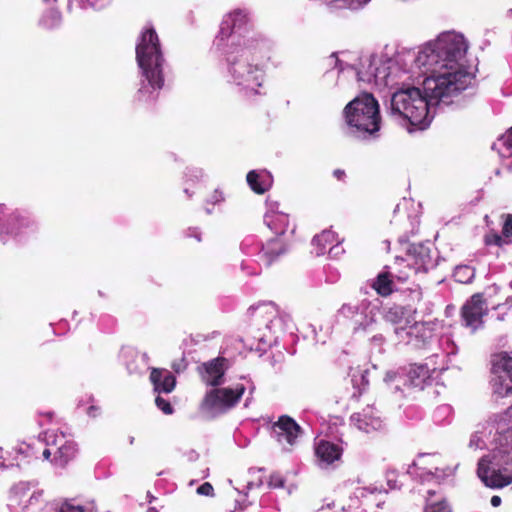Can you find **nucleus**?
<instances>
[{
  "instance_id": "nucleus-54",
  "label": "nucleus",
  "mask_w": 512,
  "mask_h": 512,
  "mask_svg": "<svg viewBox=\"0 0 512 512\" xmlns=\"http://www.w3.org/2000/svg\"><path fill=\"white\" fill-rule=\"evenodd\" d=\"M334 174H335V176H336L337 178H339V179H340V178L342 177V175H344V172H343V171H341V170H335V171H334Z\"/></svg>"
},
{
  "instance_id": "nucleus-16",
  "label": "nucleus",
  "mask_w": 512,
  "mask_h": 512,
  "mask_svg": "<svg viewBox=\"0 0 512 512\" xmlns=\"http://www.w3.org/2000/svg\"><path fill=\"white\" fill-rule=\"evenodd\" d=\"M225 363L226 360L224 358H216L204 363L201 371L203 381L211 386L223 384Z\"/></svg>"
},
{
  "instance_id": "nucleus-18",
  "label": "nucleus",
  "mask_w": 512,
  "mask_h": 512,
  "mask_svg": "<svg viewBox=\"0 0 512 512\" xmlns=\"http://www.w3.org/2000/svg\"><path fill=\"white\" fill-rule=\"evenodd\" d=\"M150 381L158 394L172 392L176 384V379L170 371L159 368L151 369Z\"/></svg>"
},
{
  "instance_id": "nucleus-29",
  "label": "nucleus",
  "mask_w": 512,
  "mask_h": 512,
  "mask_svg": "<svg viewBox=\"0 0 512 512\" xmlns=\"http://www.w3.org/2000/svg\"><path fill=\"white\" fill-rule=\"evenodd\" d=\"M430 377V370L426 365L414 366L409 371V378L414 387L423 388Z\"/></svg>"
},
{
  "instance_id": "nucleus-2",
  "label": "nucleus",
  "mask_w": 512,
  "mask_h": 512,
  "mask_svg": "<svg viewBox=\"0 0 512 512\" xmlns=\"http://www.w3.org/2000/svg\"><path fill=\"white\" fill-rule=\"evenodd\" d=\"M213 46L225 58L227 82L247 95L260 94L265 42L251 29L247 10L237 8L223 16Z\"/></svg>"
},
{
  "instance_id": "nucleus-9",
  "label": "nucleus",
  "mask_w": 512,
  "mask_h": 512,
  "mask_svg": "<svg viewBox=\"0 0 512 512\" xmlns=\"http://www.w3.org/2000/svg\"><path fill=\"white\" fill-rule=\"evenodd\" d=\"M394 333L399 343L414 348L424 347L432 336V331L425 323L416 321L413 315L405 319L403 326L395 327Z\"/></svg>"
},
{
  "instance_id": "nucleus-53",
  "label": "nucleus",
  "mask_w": 512,
  "mask_h": 512,
  "mask_svg": "<svg viewBox=\"0 0 512 512\" xmlns=\"http://www.w3.org/2000/svg\"><path fill=\"white\" fill-rule=\"evenodd\" d=\"M189 236H194L197 241H201L200 233L197 230H192Z\"/></svg>"
},
{
  "instance_id": "nucleus-12",
  "label": "nucleus",
  "mask_w": 512,
  "mask_h": 512,
  "mask_svg": "<svg viewBox=\"0 0 512 512\" xmlns=\"http://www.w3.org/2000/svg\"><path fill=\"white\" fill-rule=\"evenodd\" d=\"M434 456L421 455L412 465L409 466L407 473L413 477L419 478L422 482L436 480L439 482L445 476L451 475L452 471L441 470L438 467H432Z\"/></svg>"
},
{
  "instance_id": "nucleus-7",
  "label": "nucleus",
  "mask_w": 512,
  "mask_h": 512,
  "mask_svg": "<svg viewBox=\"0 0 512 512\" xmlns=\"http://www.w3.org/2000/svg\"><path fill=\"white\" fill-rule=\"evenodd\" d=\"M244 391L245 387L241 383L232 387L213 388L207 392L202 409L212 417L225 413L239 402Z\"/></svg>"
},
{
  "instance_id": "nucleus-19",
  "label": "nucleus",
  "mask_w": 512,
  "mask_h": 512,
  "mask_svg": "<svg viewBox=\"0 0 512 512\" xmlns=\"http://www.w3.org/2000/svg\"><path fill=\"white\" fill-rule=\"evenodd\" d=\"M126 360V366L130 373H142L148 369L149 356L147 353L136 351L133 348H126L122 351Z\"/></svg>"
},
{
  "instance_id": "nucleus-36",
  "label": "nucleus",
  "mask_w": 512,
  "mask_h": 512,
  "mask_svg": "<svg viewBox=\"0 0 512 512\" xmlns=\"http://www.w3.org/2000/svg\"><path fill=\"white\" fill-rule=\"evenodd\" d=\"M371 0H331V3H338L339 7L349 8V9H359L365 6Z\"/></svg>"
},
{
  "instance_id": "nucleus-24",
  "label": "nucleus",
  "mask_w": 512,
  "mask_h": 512,
  "mask_svg": "<svg viewBox=\"0 0 512 512\" xmlns=\"http://www.w3.org/2000/svg\"><path fill=\"white\" fill-rule=\"evenodd\" d=\"M493 148L498 150L499 155L507 160V167L512 169V127L494 143Z\"/></svg>"
},
{
  "instance_id": "nucleus-58",
  "label": "nucleus",
  "mask_w": 512,
  "mask_h": 512,
  "mask_svg": "<svg viewBox=\"0 0 512 512\" xmlns=\"http://www.w3.org/2000/svg\"><path fill=\"white\" fill-rule=\"evenodd\" d=\"M147 512H158L155 508H149Z\"/></svg>"
},
{
  "instance_id": "nucleus-55",
  "label": "nucleus",
  "mask_w": 512,
  "mask_h": 512,
  "mask_svg": "<svg viewBox=\"0 0 512 512\" xmlns=\"http://www.w3.org/2000/svg\"><path fill=\"white\" fill-rule=\"evenodd\" d=\"M184 193L187 195L188 198H192L193 192H191L188 188L184 189Z\"/></svg>"
},
{
  "instance_id": "nucleus-11",
  "label": "nucleus",
  "mask_w": 512,
  "mask_h": 512,
  "mask_svg": "<svg viewBox=\"0 0 512 512\" xmlns=\"http://www.w3.org/2000/svg\"><path fill=\"white\" fill-rule=\"evenodd\" d=\"M272 433L283 449L290 450L301 436V427L294 419L283 415L272 425Z\"/></svg>"
},
{
  "instance_id": "nucleus-21",
  "label": "nucleus",
  "mask_w": 512,
  "mask_h": 512,
  "mask_svg": "<svg viewBox=\"0 0 512 512\" xmlns=\"http://www.w3.org/2000/svg\"><path fill=\"white\" fill-rule=\"evenodd\" d=\"M264 223L276 236L280 237L288 228L289 216L284 212L270 208L264 216Z\"/></svg>"
},
{
  "instance_id": "nucleus-43",
  "label": "nucleus",
  "mask_w": 512,
  "mask_h": 512,
  "mask_svg": "<svg viewBox=\"0 0 512 512\" xmlns=\"http://www.w3.org/2000/svg\"><path fill=\"white\" fill-rule=\"evenodd\" d=\"M502 234L505 238L512 236V215H507L503 224Z\"/></svg>"
},
{
  "instance_id": "nucleus-49",
  "label": "nucleus",
  "mask_w": 512,
  "mask_h": 512,
  "mask_svg": "<svg viewBox=\"0 0 512 512\" xmlns=\"http://www.w3.org/2000/svg\"><path fill=\"white\" fill-rule=\"evenodd\" d=\"M52 454L54 455V449L51 448L50 446L45 448L42 452L43 458L46 460L49 459Z\"/></svg>"
},
{
  "instance_id": "nucleus-37",
  "label": "nucleus",
  "mask_w": 512,
  "mask_h": 512,
  "mask_svg": "<svg viewBox=\"0 0 512 512\" xmlns=\"http://www.w3.org/2000/svg\"><path fill=\"white\" fill-rule=\"evenodd\" d=\"M91 0H68V10L74 12L77 10L87 9Z\"/></svg>"
},
{
  "instance_id": "nucleus-46",
  "label": "nucleus",
  "mask_w": 512,
  "mask_h": 512,
  "mask_svg": "<svg viewBox=\"0 0 512 512\" xmlns=\"http://www.w3.org/2000/svg\"><path fill=\"white\" fill-rule=\"evenodd\" d=\"M113 0H91L90 6L93 9L101 10L111 4Z\"/></svg>"
},
{
  "instance_id": "nucleus-47",
  "label": "nucleus",
  "mask_w": 512,
  "mask_h": 512,
  "mask_svg": "<svg viewBox=\"0 0 512 512\" xmlns=\"http://www.w3.org/2000/svg\"><path fill=\"white\" fill-rule=\"evenodd\" d=\"M397 378H398V374L396 372L388 371L385 375L384 381L386 383H390V382L397 380Z\"/></svg>"
},
{
  "instance_id": "nucleus-27",
  "label": "nucleus",
  "mask_w": 512,
  "mask_h": 512,
  "mask_svg": "<svg viewBox=\"0 0 512 512\" xmlns=\"http://www.w3.org/2000/svg\"><path fill=\"white\" fill-rule=\"evenodd\" d=\"M62 22V15L56 9H49L45 11L38 21L39 27L46 30H53L60 26Z\"/></svg>"
},
{
  "instance_id": "nucleus-35",
  "label": "nucleus",
  "mask_w": 512,
  "mask_h": 512,
  "mask_svg": "<svg viewBox=\"0 0 512 512\" xmlns=\"http://www.w3.org/2000/svg\"><path fill=\"white\" fill-rule=\"evenodd\" d=\"M225 201V194L221 189H215L205 201V212L212 214L214 212L213 207L221 205Z\"/></svg>"
},
{
  "instance_id": "nucleus-33",
  "label": "nucleus",
  "mask_w": 512,
  "mask_h": 512,
  "mask_svg": "<svg viewBox=\"0 0 512 512\" xmlns=\"http://www.w3.org/2000/svg\"><path fill=\"white\" fill-rule=\"evenodd\" d=\"M453 277L459 283H471L475 277V269L469 265H458L454 270Z\"/></svg>"
},
{
  "instance_id": "nucleus-51",
  "label": "nucleus",
  "mask_w": 512,
  "mask_h": 512,
  "mask_svg": "<svg viewBox=\"0 0 512 512\" xmlns=\"http://www.w3.org/2000/svg\"><path fill=\"white\" fill-rule=\"evenodd\" d=\"M501 504V498L497 495L492 496L491 505L493 507H498Z\"/></svg>"
},
{
  "instance_id": "nucleus-20",
  "label": "nucleus",
  "mask_w": 512,
  "mask_h": 512,
  "mask_svg": "<svg viewBox=\"0 0 512 512\" xmlns=\"http://www.w3.org/2000/svg\"><path fill=\"white\" fill-rule=\"evenodd\" d=\"M287 246L279 236L270 239L263 245L261 250V260L266 266H270L280 255L285 253Z\"/></svg>"
},
{
  "instance_id": "nucleus-48",
  "label": "nucleus",
  "mask_w": 512,
  "mask_h": 512,
  "mask_svg": "<svg viewBox=\"0 0 512 512\" xmlns=\"http://www.w3.org/2000/svg\"><path fill=\"white\" fill-rule=\"evenodd\" d=\"M6 454L7 453L4 452V450L2 448H0V467H6L9 465V464H6V460H7Z\"/></svg>"
},
{
  "instance_id": "nucleus-38",
  "label": "nucleus",
  "mask_w": 512,
  "mask_h": 512,
  "mask_svg": "<svg viewBox=\"0 0 512 512\" xmlns=\"http://www.w3.org/2000/svg\"><path fill=\"white\" fill-rule=\"evenodd\" d=\"M485 243L487 245H497L502 246L504 244H507L508 241L505 239L504 236H501L497 233H491L485 236Z\"/></svg>"
},
{
  "instance_id": "nucleus-42",
  "label": "nucleus",
  "mask_w": 512,
  "mask_h": 512,
  "mask_svg": "<svg viewBox=\"0 0 512 512\" xmlns=\"http://www.w3.org/2000/svg\"><path fill=\"white\" fill-rule=\"evenodd\" d=\"M379 328L380 329L375 331V334L370 338L371 344L375 347H381L385 342L384 336L382 335V333L379 332L382 330L381 324L379 325Z\"/></svg>"
},
{
  "instance_id": "nucleus-44",
  "label": "nucleus",
  "mask_w": 512,
  "mask_h": 512,
  "mask_svg": "<svg viewBox=\"0 0 512 512\" xmlns=\"http://www.w3.org/2000/svg\"><path fill=\"white\" fill-rule=\"evenodd\" d=\"M18 452L21 454H24L25 457L31 458H37V453L34 450V448L30 444H25L19 447Z\"/></svg>"
},
{
  "instance_id": "nucleus-50",
  "label": "nucleus",
  "mask_w": 512,
  "mask_h": 512,
  "mask_svg": "<svg viewBox=\"0 0 512 512\" xmlns=\"http://www.w3.org/2000/svg\"><path fill=\"white\" fill-rule=\"evenodd\" d=\"M87 413L91 417H96L99 414V408H97L96 406H90L87 410Z\"/></svg>"
},
{
  "instance_id": "nucleus-60",
  "label": "nucleus",
  "mask_w": 512,
  "mask_h": 512,
  "mask_svg": "<svg viewBox=\"0 0 512 512\" xmlns=\"http://www.w3.org/2000/svg\"><path fill=\"white\" fill-rule=\"evenodd\" d=\"M43 1L46 3H49V2H55L56 0H43Z\"/></svg>"
},
{
  "instance_id": "nucleus-13",
  "label": "nucleus",
  "mask_w": 512,
  "mask_h": 512,
  "mask_svg": "<svg viewBox=\"0 0 512 512\" xmlns=\"http://www.w3.org/2000/svg\"><path fill=\"white\" fill-rule=\"evenodd\" d=\"M352 425L365 433L380 431L384 428V421L380 412L373 406H367L355 412L350 417Z\"/></svg>"
},
{
  "instance_id": "nucleus-26",
  "label": "nucleus",
  "mask_w": 512,
  "mask_h": 512,
  "mask_svg": "<svg viewBox=\"0 0 512 512\" xmlns=\"http://www.w3.org/2000/svg\"><path fill=\"white\" fill-rule=\"evenodd\" d=\"M76 451V444L70 438L64 446L58 448V451H54V462L59 466H64L75 456Z\"/></svg>"
},
{
  "instance_id": "nucleus-17",
  "label": "nucleus",
  "mask_w": 512,
  "mask_h": 512,
  "mask_svg": "<svg viewBox=\"0 0 512 512\" xmlns=\"http://www.w3.org/2000/svg\"><path fill=\"white\" fill-rule=\"evenodd\" d=\"M378 492L377 487H359L355 491V497L350 498V503L345 504L342 501H333L332 503H328L326 506L321 507L318 512H352L354 508L358 507L359 497H366L367 494H374Z\"/></svg>"
},
{
  "instance_id": "nucleus-52",
  "label": "nucleus",
  "mask_w": 512,
  "mask_h": 512,
  "mask_svg": "<svg viewBox=\"0 0 512 512\" xmlns=\"http://www.w3.org/2000/svg\"><path fill=\"white\" fill-rule=\"evenodd\" d=\"M280 322H281V318L275 317L274 319H272L270 321V325L268 326V328L271 329L272 327L277 326L278 324H280Z\"/></svg>"
},
{
  "instance_id": "nucleus-22",
  "label": "nucleus",
  "mask_w": 512,
  "mask_h": 512,
  "mask_svg": "<svg viewBox=\"0 0 512 512\" xmlns=\"http://www.w3.org/2000/svg\"><path fill=\"white\" fill-rule=\"evenodd\" d=\"M249 187L257 194L265 193L272 184L271 175L265 171L252 170L246 177Z\"/></svg>"
},
{
  "instance_id": "nucleus-23",
  "label": "nucleus",
  "mask_w": 512,
  "mask_h": 512,
  "mask_svg": "<svg viewBox=\"0 0 512 512\" xmlns=\"http://www.w3.org/2000/svg\"><path fill=\"white\" fill-rule=\"evenodd\" d=\"M20 216L12 212L5 205H0V234H16L19 227Z\"/></svg>"
},
{
  "instance_id": "nucleus-39",
  "label": "nucleus",
  "mask_w": 512,
  "mask_h": 512,
  "mask_svg": "<svg viewBox=\"0 0 512 512\" xmlns=\"http://www.w3.org/2000/svg\"><path fill=\"white\" fill-rule=\"evenodd\" d=\"M188 181L197 182L204 176V171L201 168H188L185 174Z\"/></svg>"
},
{
  "instance_id": "nucleus-8",
  "label": "nucleus",
  "mask_w": 512,
  "mask_h": 512,
  "mask_svg": "<svg viewBox=\"0 0 512 512\" xmlns=\"http://www.w3.org/2000/svg\"><path fill=\"white\" fill-rule=\"evenodd\" d=\"M493 394L503 398L512 394V355L501 352L492 359Z\"/></svg>"
},
{
  "instance_id": "nucleus-28",
  "label": "nucleus",
  "mask_w": 512,
  "mask_h": 512,
  "mask_svg": "<svg viewBox=\"0 0 512 512\" xmlns=\"http://www.w3.org/2000/svg\"><path fill=\"white\" fill-rule=\"evenodd\" d=\"M408 252L415 257L417 263L424 267L431 261V250L428 245L422 243L411 244L408 248Z\"/></svg>"
},
{
  "instance_id": "nucleus-6",
  "label": "nucleus",
  "mask_w": 512,
  "mask_h": 512,
  "mask_svg": "<svg viewBox=\"0 0 512 512\" xmlns=\"http://www.w3.org/2000/svg\"><path fill=\"white\" fill-rule=\"evenodd\" d=\"M380 309L381 301L379 298L374 300L365 298L360 301L344 303L339 308L338 314L353 322L355 333L364 332L371 334L380 329V322L377 318L378 314H380Z\"/></svg>"
},
{
  "instance_id": "nucleus-45",
  "label": "nucleus",
  "mask_w": 512,
  "mask_h": 512,
  "mask_svg": "<svg viewBox=\"0 0 512 512\" xmlns=\"http://www.w3.org/2000/svg\"><path fill=\"white\" fill-rule=\"evenodd\" d=\"M213 491V486L208 482L203 483L197 488V493L203 496H212Z\"/></svg>"
},
{
  "instance_id": "nucleus-34",
  "label": "nucleus",
  "mask_w": 512,
  "mask_h": 512,
  "mask_svg": "<svg viewBox=\"0 0 512 512\" xmlns=\"http://www.w3.org/2000/svg\"><path fill=\"white\" fill-rule=\"evenodd\" d=\"M429 498L427 499V504L425 507V512H452L450 506L443 499L440 500H432V496L434 492L428 490Z\"/></svg>"
},
{
  "instance_id": "nucleus-41",
  "label": "nucleus",
  "mask_w": 512,
  "mask_h": 512,
  "mask_svg": "<svg viewBox=\"0 0 512 512\" xmlns=\"http://www.w3.org/2000/svg\"><path fill=\"white\" fill-rule=\"evenodd\" d=\"M268 485L271 488H282L284 486L283 476L279 473L271 474L270 478H269Z\"/></svg>"
},
{
  "instance_id": "nucleus-4",
  "label": "nucleus",
  "mask_w": 512,
  "mask_h": 512,
  "mask_svg": "<svg viewBox=\"0 0 512 512\" xmlns=\"http://www.w3.org/2000/svg\"><path fill=\"white\" fill-rule=\"evenodd\" d=\"M136 60L141 71L137 99L152 103L164 86V64L159 37L152 26H146L136 44Z\"/></svg>"
},
{
  "instance_id": "nucleus-57",
  "label": "nucleus",
  "mask_w": 512,
  "mask_h": 512,
  "mask_svg": "<svg viewBox=\"0 0 512 512\" xmlns=\"http://www.w3.org/2000/svg\"><path fill=\"white\" fill-rule=\"evenodd\" d=\"M37 500H38V497H36L35 495H32V496L30 497V500H29V501H30V504H32V503H33V501H37Z\"/></svg>"
},
{
  "instance_id": "nucleus-40",
  "label": "nucleus",
  "mask_w": 512,
  "mask_h": 512,
  "mask_svg": "<svg viewBox=\"0 0 512 512\" xmlns=\"http://www.w3.org/2000/svg\"><path fill=\"white\" fill-rule=\"evenodd\" d=\"M156 406L166 415L172 414L173 408L171 404L161 396H157L155 399Z\"/></svg>"
},
{
  "instance_id": "nucleus-32",
  "label": "nucleus",
  "mask_w": 512,
  "mask_h": 512,
  "mask_svg": "<svg viewBox=\"0 0 512 512\" xmlns=\"http://www.w3.org/2000/svg\"><path fill=\"white\" fill-rule=\"evenodd\" d=\"M69 439L70 437H68L65 433L57 430H51L47 432L45 436L47 446L53 448L54 451H58V448L64 446Z\"/></svg>"
},
{
  "instance_id": "nucleus-1",
  "label": "nucleus",
  "mask_w": 512,
  "mask_h": 512,
  "mask_svg": "<svg viewBox=\"0 0 512 512\" xmlns=\"http://www.w3.org/2000/svg\"><path fill=\"white\" fill-rule=\"evenodd\" d=\"M465 36L450 30L414 49L360 59L357 80L379 93H391L390 114L398 121L425 129L437 109L449 107L468 89L476 74Z\"/></svg>"
},
{
  "instance_id": "nucleus-5",
  "label": "nucleus",
  "mask_w": 512,
  "mask_h": 512,
  "mask_svg": "<svg viewBox=\"0 0 512 512\" xmlns=\"http://www.w3.org/2000/svg\"><path fill=\"white\" fill-rule=\"evenodd\" d=\"M346 133L351 137L366 140L378 136L381 128L380 106L370 92H363L351 100L343 109Z\"/></svg>"
},
{
  "instance_id": "nucleus-25",
  "label": "nucleus",
  "mask_w": 512,
  "mask_h": 512,
  "mask_svg": "<svg viewBox=\"0 0 512 512\" xmlns=\"http://www.w3.org/2000/svg\"><path fill=\"white\" fill-rule=\"evenodd\" d=\"M409 315H413L410 310L401 306H392L384 310L383 319L395 325V327H398L405 324V319L408 318Z\"/></svg>"
},
{
  "instance_id": "nucleus-31",
  "label": "nucleus",
  "mask_w": 512,
  "mask_h": 512,
  "mask_svg": "<svg viewBox=\"0 0 512 512\" xmlns=\"http://www.w3.org/2000/svg\"><path fill=\"white\" fill-rule=\"evenodd\" d=\"M47 512H97L93 504L81 505L74 501H65L59 507L49 508Z\"/></svg>"
},
{
  "instance_id": "nucleus-15",
  "label": "nucleus",
  "mask_w": 512,
  "mask_h": 512,
  "mask_svg": "<svg viewBox=\"0 0 512 512\" xmlns=\"http://www.w3.org/2000/svg\"><path fill=\"white\" fill-rule=\"evenodd\" d=\"M339 243L340 241L336 239V234L332 230H324L312 240V245L315 248V254L317 256L325 254L328 246H331L328 250L331 257H336L340 253H343V249L339 246Z\"/></svg>"
},
{
  "instance_id": "nucleus-14",
  "label": "nucleus",
  "mask_w": 512,
  "mask_h": 512,
  "mask_svg": "<svg viewBox=\"0 0 512 512\" xmlns=\"http://www.w3.org/2000/svg\"><path fill=\"white\" fill-rule=\"evenodd\" d=\"M316 464L320 469H329L335 467L340 462L343 454V448L327 440H320L314 447Z\"/></svg>"
},
{
  "instance_id": "nucleus-30",
  "label": "nucleus",
  "mask_w": 512,
  "mask_h": 512,
  "mask_svg": "<svg viewBox=\"0 0 512 512\" xmlns=\"http://www.w3.org/2000/svg\"><path fill=\"white\" fill-rule=\"evenodd\" d=\"M372 288L381 296H388L393 291V282L388 273H380L372 283Z\"/></svg>"
},
{
  "instance_id": "nucleus-10",
  "label": "nucleus",
  "mask_w": 512,
  "mask_h": 512,
  "mask_svg": "<svg viewBox=\"0 0 512 512\" xmlns=\"http://www.w3.org/2000/svg\"><path fill=\"white\" fill-rule=\"evenodd\" d=\"M488 313V306L480 293L474 294L461 310L463 325L475 332L483 326V318Z\"/></svg>"
},
{
  "instance_id": "nucleus-3",
  "label": "nucleus",
  "mask_w": 512,
  "mask_h": 512,
  "mask_svg": "<svg viewBox=\"0 0 512 512\" xmlns=\"http://www.w3.org/2000/svg\"><path fill=\"white\" fill-rule=\"evenodd\" d=\"M495 434L487 445L485 438L491 434L485 426L478 428L469 441V448H488L489 454L478 462L477 474L491 488H502L512 482V405L495 416Z\"/></svg>"
},
{
  "instance_id": "nucleus-59",
  "label": "nucleus",
  "mask_w": 512,
  "mask_h": 512,
  "mask_svg": "<svg viewBox=\"0 0 512 512\" xmlns=\"http://www.w3.org/2000/svg\"><path fill=\"white\" fill-rule=\"evenodd\" d=\"M147 496L150 498L149 502L151 503V501H152V499H154V497L151 494H149V493H148Z\"/></svg>"
},
{
  "instance_id": "nucleus-56",
  "label": "nucleus",
  "mask_w": 512,
  "mask_h": 512,
  "mask_svg": "<svg viewBox=\"0 0 512 512\" xmlns=\"http://www.w3.org/2000/svg\"><path fill=\"white\" fill-rule=\"evenodd\" d=\"M388 485L390 486V488H396V484L392 482V480L390 478H388Z\"/></svg>"
}]
</instances>
